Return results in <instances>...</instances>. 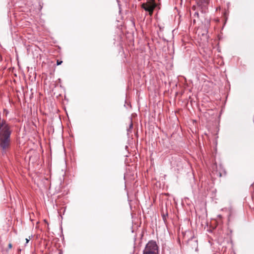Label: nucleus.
Wrapping results in <instances>:
<instances>
[{
    "mask_svg": "<svg viewBox=\"0 0 254 254\" xmlns=\"http://www.w3.org/2000/svg\"><path fill=\"white\" fill-rule=\"evenodd\" d=\"M11 131L9 124L5 120L0 119V147L2 152H6L10 145Z\"/></svg>",
    "mask_w": 254,
    "mask_h": 254,
    "instance_id": "obj_1",
    "label": "nucleus"
},
{
    "mask_svg": "<svg viewBox=\"0 0 254 254\" xmlns=\"http://www.w3.org/2000/svg\"><path fill=\"white\" fill-rule=\"evenodd\" d=\"M143 254H158V247L155 241H150L146 245Z\"/></svg>",
    "mask_w": 254,
    "mask_h": 254,
    "instance_id": "obj_2",
    "label": "nucleus"
},
{
    "mask_svg": "<svg viewBox=\"0 0 254 254\" xmlns=\"http://www.w3.org/2000/svg\"><path fill=\"white\" fill-rule=\"evenodd\" d=\"M155 7V0H149L147 2L143 3L141 4V7L145 11H148L150 15H152Z\"/></svg>",
    "mask_w": 254,
    "mask_h": 254,
    "instance_id": "obj_3",
    "label": "nucleus"
},
{
    "mask_svg": "<svg viewBox=\"0 0 254 254\" xmlns=\"http://www.w3.org/2000/svg\"><path fill=\"white\" fill-rule=\"evenodd\" d=\"M208 3L209 0H199L197 3V6L202 13H206L207 11Z\"/></svg>",
    "mask_w": 254,
    "mask_h": 254,
    "instance_id": "obj_4",
    "label": "nucleus"
},
{
    "mask_svg": "<svg viewBox=\"0 0 254 254\" xmlns=\"http://www.w3.org/2000/svg\"><path fill=\"white\" fill-rule=\"evenodd\" d=\"M193 16H194V18H195V17L198 18V12L197 11H195L194 13L193 14ZM195 22V19L194 18L193 19V22L194 23Z\"/></svg>",
    "mask_w": 254,
    "mask_h": 254,
    "instance_id": "obj_5",
    "label": "nucleus"
},
{
    "mask_svg": "<svg viewBox=\"0 0 254 254\" xmlns=\"http://www.w3.org/2000/svg\"><path fill=\"white\" fill-rule=\"evenodd\" d=\"M62 63H63V62L61 61L57 60V65H60V64H61Z\"/></svg>",
    "mask_w": 254,
    "mask_h": 254,
    "instance_id": "obj_6",
    "label": "nucleus"
},
{
    "mask_svg": "<svg viewBox=\"0 0 254 254\" xmlns=\"http://www.w3.org/2000/svg\"><path fill=\"white\" fill-rule=\"evenodd\" d=\"M31 237H32V236L31 237L29 236V239L26 238L25 239L26 244H27L29 242V240L31 239Z\"/></svg>",
    "mask_w": 254,
    "mask_h": 254,
    "instance_id": "obj_7",
    "label": "nucleus"
},
{
    "mask_svg": "<svg viewBox=\"0 0 254 254\" xmlns=\"http://www.w3.org/2000/svg\"><path fill=\"white\" fill-rule=\"evenodd\" d=\"M196 6L195 5L192 6V10L195 11L196 10Z\"/></svg>",
    "mask_w": 254,
    "mask_h": 254,
    "instance_id": "obj_8",
    "label": "nucleus"
},
{
    "mask_svg": "<svg viewBox=\"0 0 254 254\" xmlns=\"http://www.w3.org/2000/svg\"><path fill=\"white\" fill-rule=\"evenodd\" d=\"M12 248V245L11 244H8V248L11 249Z\"/></svg>",
    "mask_w": 254,
    "mask_h": 254,
    "instance_id": "obj_9",
    "label": "nucleus"
},
{
    "mask_svg": "<svg viewBox=\"0 0 254 254\" xmlns=\"http://www.w3.org/2000/svg\"><path fill=\"white\" fill-rule=\"evenodd\" d=\"M132 126H133V125H132V123H131V124H130V126H129V127H130V128H132Z\"/></svg>",
    "mask_w": 254,
    "mask_h": 254,
    "instance_id": "obj_10",
    "label": "nucleus"
}]
</instances>
